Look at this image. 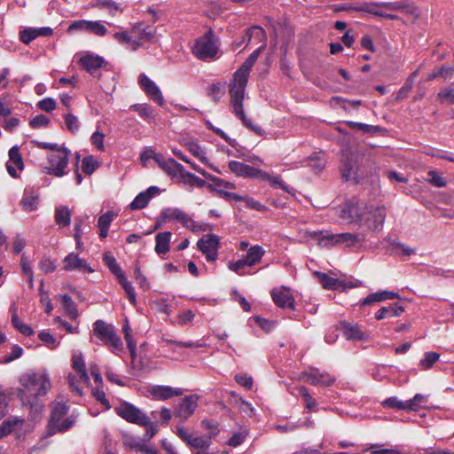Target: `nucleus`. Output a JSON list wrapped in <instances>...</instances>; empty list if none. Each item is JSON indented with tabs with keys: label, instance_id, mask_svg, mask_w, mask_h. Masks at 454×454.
Instances as JSON below:
<instances>
[{
	"label": "nucleus",
	"instance_id": "nucleus-31",
	"mask_svg": "<svg viewBox=\"0 0 454 454\" xmlns=\"http://www.w3.org/2000/svg\"><path fill=\"white\" fill-rule=\"evenodd\" d=\"M315 275L317 277L319 283L325 289L335 290L340 286V281L337 278H333L325 273L316 271Z\"/></svg>",
	"mask_w": 454,
	"mask_h": 454
},
{
	"label": "nucleus",
	"instance_id": "nucleus-27",
	"mask_svg": "<svg viewBox=\"0 0 454 454\" xmlns=\"http://www.w3.org/2000/svg\"><path fill=\"white\" fill-rule=\"evenodd\" d=\"M171 232L170 231H163L159 232L156 237V245H155V252L158 254H166L169 251V244H170V238H171Z\"/></svg>",
	"mask_w": 454,
	"mask_h": 454
},
{
	"label": "nucleus",
	"instance_id": "nucleus-23",
	"mask_svg": "<svg viewBox=\"0 0 454 454\" xmlns=\"http://www.w3.org/2000/svg\"><path fill=\"white\" fill-rule=\"evenodd\" d=\"M404 311V308L397 303H391L381 307L375 314L377 320H382L388 317H398Z\"/></svg>",
	"mask_w": 454,
	"mask_h": 454
},
{
	"label": "nucleus",
	"instance_id": "nucleus-32",
	"mask_svg": "<svg viewBox=\"0 0 454 454\" xmlns=\"http://www.w3.org/2000/svg\"><path fill=\"white\" fill-rule=\"evenodd\" d=\"M55 222L63 227L68 226L71 223V212L66 206L56 207Z\"/></svg>",
	"mask_w": 454,
	"mask_h": 454
},
{
	"label": "nucleus",
	"instance_id": "nucleus-37",
	"mask_svg": "<svg viewBox=\"0 0 454 454\" xmlns=\"http://www.w3.org/2000/svg\"><path fill=\"white\" fill-rule=\"evenodd\" d=\"M428 400V396L422 394H416L413 398L406 401L407 411H417L419 407H424Z\"/></svg>",
	"mask_w": 454,
	"mask_h": 454
},
{
	"label": "nucleus",
	"instance_id": "nucleus-13",
	"mask_svg": "<svg viewBox=\"0 0 454 454\" xmlns=\"http://www.w3.org/2000/svg\"><path fill=\"white\" fill-rule=\"evenodd\" d=\"M228 166L230 170L238 176L245 178H258V176H265L263 170L240 161L231 160Z\"/></svg>",
	"mask_w": 454,
	"mask_h": 454
},
{
	"label": "nucleus",
	"instance_id": "nucleus-8",
	"mask_svg": "<svg viewBox=\"0 0 454 454\" xmlns=\"http://www.w3.org/2000/svg\"><path fill=\"white\" fill-rule=\"evenodd\" d=\"M319 236L318 243L322 246L326 245H340L344 244L347 247H356L362 245L365 240V235L360 232H343L338 234H326L323 235L322 232L315 233Z\"/></svg>",
	"mask_w": 454,
	"mask_h": 454
},
{
	"label": "nucleus",
	"instance_id": "nucleus-24",
	"mask_svg": "<svg viewBox=\"0 0 454 454\" xmlns=\"http://www.w3.org/2000/svg\"><path fill=\"white\" fill-rule=\"evenodd\" d=\"M380 7H381L380 2H365L359 5L345 7L343 10L366 12L380 17L382 15V12L379 10Z\"/></svg>",
	"mask_w": 454,
	"mask_h": 454
},
{
	"label": "nucleus",
	"instance_id": "nucleus-47",
	"mask_svg": "<svg viewBox=\"0 0 454 454\" xmlns=\"http://www.w3.org/2000/svg\"><path fill=\"white\" fill-rule=\"evenodd\" d=\"M439 357L440 355L436 352H427L424 358L420 360V366L424 370H428L439 360Z\"/></svg>",
	"mask_w": 454,
	"mask_h": 454
},
{
	"label": "nucleus",
	"instance_id": "nucleus-38",
	"mask_svg": "<svg viewBox=\"0 0 454 454\" xmlns=\"http://www.w3.org/2000/svg\"><path fill=\"white\" fill-rule=\"evenodd\" d=\"M265 176H258V179L270 182V185L274 188H280L285 192H289L288 186L283 182L279 176H270L269 173L263 171Z\"/></svg>",
	"mask_w": 454,
	"mask_h": 454
},
{
	"label": "nucleus",
	"instance_id": "nucleus-22",
	"mask_svg": "<svg viewBox=\"0 0 454 454\" xmlns=\"http://www.w3.org/2000/svg\"><path fill=\"white\" fill-rule=\"evenodd\" d=\"M151 394L155 399L167 400L173 396L181 395L183 392L179 388L175 389L167 386H155L152 388Z\"/></svg>",
	"mask_w": 454,
	"mask_h": 454
},
{
	"label": "nucleus",
	"instance_id": "nucleus-34",
	"mask_svg": "<svg viewBox=\"0 0 454 454\" xmlns=\"http://www.w3.org/2000/svg\"><path fill=\"white\" fill-rule=\"evenodd\" d=\"M103 261L108 267L109 270L116 277V278L123 274L121 268L117 263L116 259L112 255L110 252H106L103 254Z\"/></svg>",
	"mask_w": 454,
	"mask_h": 454
},
{
	"label": "nucleus",
	"instance_id": "nucleus-3",
	"mask_svg": "<svg viewBox=\"0 0 454 454\" xmlns=\"http://www.w3.org/2000/svg\"><path fill=\"white\" fill-rule=\"evenodd\" d=\"M370 163L368 159L357 153L349 150L343 151L340 165L342 179L346 182L359 183L368 176Z\"/></svg>",
	"mask_w": 454,
	"mask_h": 454
},
{
	"label": "nucleus",
	"instance_id": "nucleus-36",
	"mask_svg": "<svg viewBox=\"0 0 454 454\" xmlns=\"http://www.w3.org/2000/svg\"><path fill=\"white\" fill-rule=\"evenodd\" d=\"M380 6L388 11L403 12L407 11L411 12V5L407 0H402L397 2H380Z\"/></svg>",
	"mask_w": 454,
	"mask_h": 454
},
{
	"label": "nucleus",
	"instance_id": "nucleus-41",
	"mask_svg": "<svg viewBox=\"0 0 454 454\" xmlns=\"http://www.w3.org/2000/svg\"><path fill=\"white\" fill-rule=\"evenodd\" d=\"M203 176L211 181L213 184V185L215 187H216L217 189L221 188V187H223V188H227V189H235L236 186L233 183H231L229 181H225L220 177H217L215 176H213L209 173H203Z\"/></svg>",
	"mask_w": 454,
	"mask_h": 454
},
{
	"label": "nucleus",
	"instance_id": "nucleus-18",
	"mask_svg": "<svg viewBox=\"0 0 454 454\" xmlns=\"http://www.w3.org/2000/svg\"><path fill=\"white\" fill-rule=\"evenodd\" d=\"M199 395H190L182 399L175 411L176 416L187 419L191 417L198 407Z\"/></svg>",
	"mask_w": 454,
	"mask_h": 454
},
{
	"label": "nucleus",
	"instance_id": "nucleus-5",
	"mask_svg": "<svg viewBox=\"0 0 454 454\" xmlns=\"http://www.w3.org/2000/svg\"><path fill=\"white\" fill-rule=\"evenodd\" d=\"M69 407L63 403H55L52 405L51 418L48 423V434L52 435L56 433H63L70 429L74 424V419L68 417Z\"/></svg>",
	"mask_w": 454,
	"mask_h": 454
},
{
	"label": "nucleus",
	"instance_id": "nucleus-42",
	"mask_svg": "<svg viewBox=\"0 0 454 454\" xmlns=\"http://www.w3.org/2000/svg\"><path fill=\"white\" fill-rule=\"evenodd\" d=\"M246 36H248V42L253 38L257 39L259 42L266 40L265 30L260 26H253L246 31Z\"/></svg>",
	"mask_w": 454,
	"mask_h": 454
},
{
	"label": "nucleus",
	"instance_id": "nucleus-39",
	"mask_svg": "<svg viewBox=\"0 0 454 454\" xmlns=\"http://www.w3.org/2000/svg\"><path fill=\"white\" fill-rule=\"evenodd\" d=\"M98 161L92 155L85 156L82 160V170L86 175H91L98 168Z\"/></svg>",
	"mask_w": 454,
	"mask_h": 454
},
{
	"label": "nucleus",
	"instance_id": "nucleus-54",
	"mask_svg": "<svg viewBox=\"0 0 454 454\" xmlns=\"http://www.w3.org/2000/svg\"><path fill=\"white\" fill-rule=\"evenodd\" d=\"M64 119H65L66 126H67V129L71 133L74 134V133H75L76 131L79 130V129H80V122H79L78 118L76 116H74L72 114H67L64 115Z\"/></svg>",
	"mask_w": 454,
	"mask_h": 454
},
{
	"label": "nucleus",
	"instance_id": "nucleus-57",
	"mask_svg": "<svg viewBox=\"0 0 454 454\" xmlns=\"http://www.w3.org/2000/svg\"><path fill=\"white\" fill-rule=\"evenodd\" d=\"M9 159L16 165L19 169H22L24 168L22 157L18 146H12L9 150Z\"/></svg>",
	"mask_w": 454,
	"mask_h": 454
},
{
	"label": "nucleus",
	"instance_id": "nucleus-52",
	"mask_svg": "<svg viewBox=\"0 0 454 454\" xmlns=\"http://www.w3.org/2000/svg\"><path fill=\"white\" fill-rule=\"evenodd\" d=\"M134 278L142 289L148 290L150 288V284L147 281V278L141 272L138 262H136L135 263Z\"/></svg>",
	"mask_w": 454,
	"mask_h": 454
},
{
	"label": "nucleus",
	"instance_id": "nucleus-9",
	"mask_svg": "<svg viewBox=\"0 0 454 454\" xmlns=\"http://www.w3.org/2000/svg\"><path fill=\"white\" fill-rule=\"evenodd\" d=\"M115 413L129 423L140 425L149 424V417L132 403L122 401L114 407Z\"/></svg>",
	"mask_w": 454,
	"mask_h": 454
},
{
	"label": "nucleus",
	"instance_id": "nucleus-19",
	"mask_svg": "<svg viewBox=\"0 0 454 454\" xmlns=\"http://www.w3.org/2000/svg\"><path fill=\"white\" fill-rule=\"evenodd\" d=\"M63 269L67 271L79 270L82 272L92 273L94 270L86 262V261L81 259L78 254L74 253L68 254L63 260Z\"/></svg>",
	"mask_w": 454,
	"mask_h": 454
},
{
	"label": "nucleus",
	"instance_id": "nucleus-10",
	"mask_svg": "<svg viewBox=\"0 0 454 454\" xmlns=\"http://www.w3.org/2000/svg\"><path fill=\"white\" fill-rule=\"evenodd\" d=\"M365 206L360 200L353 197L347 200L340 208V217L348 223H362Z\"/></svg>",
	"mask_w": 454,
	"mask_h": 454
},
{
	"label": "nucleus",
	"instance_id": "nucleus-25",
	"mask_svg": "<svg viewBox=\"0 0 454 454\" xmlns=\"http://www.w3.org/2000/svg\"><path fill=\"white\" fill-rule=\"evenodd\" d=\"M72 368L79 374L82 381L87 383L90 380L85 368V362L82 353H74L72 356Z\"/></svg>",
	"mask_w": 454,
	"mask_h": 454
},
{
	"label": "nucleus",
	"instance_id": "nucleus-59",
	"mask_svg": "<svg viewBox=\"0 0 454 454\" xmlns=\"http://www.w3.org/2000/svg\"><path fill=\"white\" fill-rule=\"evenodd\" d=\"M438 98L442 103L454 104V89L446 87L438 93Z\"/></svg>",
	"mask_w": 454,
	"mask_h": 454
},
{
	"label": "nucleus",
	"instance_id": "nucleus-14",
	"mask_svg": "<svg viewBox=\"0 0 454 454\" xmlns=\"http://www.w3.org/2000/svg\"><path fill=\"white\" fill-rule=\"evenodd\" d=\"M274 303L281 309H295L294 298L289 288L282 286L279 289H272L270 292Z\"/></svg>",
	"mask_w": 454,
	"mask_h": 454
},
{
	"label": "nucleus",
	"instance_id": "nucleus-64",
	"mask_svg": "<svg viewBox=\"0 0 454 454\" xmlns=\"http://www.w3.org/2000/svg\"><path fill=\"white\" fill-rule=\"evenodd\" d=\"M39 109L45 112H51L56 108V101L51 98H45L37 104Z\"/></svg>",
	"mask_w": 454,
	"mask_h": 454
},
{
	"label": "nucleus",
	"instance_id": "nucleus-28",
	"mask_svg": "<svg viewBox=\"0 0 454 454\" xmlns=\"http://www.w3.org/2000/svg\"><path fill=\"white\" fill-rule=\"evenodd\" d=\"M265 251L262 247L259 245L252 246L247 252V254L244 256V259L248 263V267H252L254 264L258 263L262 257L264 255Z\"/></svg>",
	"mask_w": 454,
	"mask_h": 454
},
{
	"label": "nucleus",
	"instance_id": "nucleus-12",
	"mask_svg": "<svg viewBox=\"0 0 454 454\" xmlns=\"http://www.w3.org/2000/svg\"><path fill=\"white\" fill-rule=\"evenodd\" d=\"M219 244L217 235L208 234L198 240L197 247L205 254L207 262H215L217 259Z\"/></svg>",
	"mask_w": 454,
	"mask_h": 454
},
{
	"label": "nucleus",
	"instance_id": "nucleus-46",
	"mask_svg": "<svg viewBox=\"0 0 454 454\" xmlns=\"http://www.w3.org/2000/svg\"><path fill=\"white\" fill-rule=\"evenodd\" d=\"M224 85L220 82H216L212 83L209 86L207 95L211 97L215 102H218L220 98L224 95Z\"/></svg>",
	"mask_w": 454,
	"mask_h": 454
},
{
	"label": "nucleus",
	"instance_id": "nucleus-40",
	"mask_svg": "<svg viewBox=\"0 0 454 454\" xmlns=\"http://www.w3.org/2000/svg\"><path fill=\"white\" fill-rule=\"evenodd\" d=\"M23 419H8L0 425V439L10 434L17 424H22Z\"/></svg>",
	"mask_w": 454,
	"mask_h": 454
},
{
	"label": "nucleus",
	"instance_id": "nucleus-43",
	"mask_svg": "<svg viewBox=\"0 0 454 454\" xmlns=\"http://www.w3.org/2000/svg\"><path fill=\"white\" fill-rule=\"evenodd\" d=\"M12 324L14 328L19 330L20 333L25 336H31L35 333L32 327L27 324H24L18 316L12 317Z\"/></svg>",
	"mask_w": 454,
	"mask_h": 454
},
{
	"label": "nucleus",
	"instance_id": "nucleus-20",
	"mask_svg": "<svg viewBox=\"0 0 454 454\" xmlns=\"http://www.w3.org/2000/svg\"><path fill=\"white\" fill-rule=\"evenodd\" d=\"M131 33L134 34L139 41L154 43L156 41V28L144 22H137L133 25Z\"/></svg>",
	"mask_w": 454,
	"mask_h": 454
},
{
	"label": "nucleus",
	"instance_id": "nucleus-58",
	"mask_svg": "<svg viewBox=\"0 0 454 454\" xmlns=\"http://www.w3.org/2000/svg\"><path fill=\"white\" fill-rule=\"evenodd\" d=\"M187 148L189 152L192 153V155L199 158L202 162L207 163V159L199 144L195 142H190L187 144Z\"/></svg>",
	"mask_w": 454,
	"mask_h": 454
},
{
	"label": "nucleus",
	"instance_id": "nucleus-49",
	"mask_svg": "<svg viewBox=\"0 0 454 454\" xmlns=\"http://www.w3.org/2000/svg\"><path fill=\"white\" fill-rule=\"evenodd\" d=\"M19 38L20 42L28 45L32 41L37 38L36 28L27 27L23 30H20L19 33Z\"/></svg>",
	"mask_w": 454,
	"mask_h": 454
},
{
	"label": "nucleus",
	"instance_id": "nucleus-56",
	"mask_svg": "<svg viewBox=\"0 0 454 454\" xmlns=\"http://www.w3.org/2000/svg\"><path fill=\"white\" fill-rule=\"evenodd\" d=\"M382 301H386L384 291H380L372 293L365 297L363 301H361L360 306L371 305Z\"/></svg>",
	"mask_w": 454,
	"mask_h": 454
},
{
	"label": "nucleus",
	"instance_id": "nucleus-48",
	"mask_svg": "<svg viewBox=\"0 0 454 454\" xmlns=\"http://www.w3.org/2000/svg\"><path fill=\"white\" fill-rule=\"evenodd\" d=\"M298 393L303 398L307 410L311 411L317 406L316 400L310 395L308 389L303 386L298 388Z\"/></svg>",
	"mask_w": 454,
	"mask_h": 454
},
{
	"label": "nucleus",
	"instance_id": "nucleus-50",
	"mask_svg": "<svg viewBox=\"0 0 454 454\" xmlns=\"http://www.w3.org/2000/svg\"><path fill=\"white\" fill-rule=\"evenodd\" d=\"M210 439L211 438H209V436L207 438H204L201 436H192V438L189 440L188 445L195 449L205 450L207 449L211 444Z\"/></svg>",
	"mask_w": 454,
	"mask_h": 454
},
{
	"label": "nucleus",
	"instance_id": "nucleus-30",
	"mask_svg": "<svg viewBox=\"0 0 454 454\" xmlns=\"http://www.w3.org/2000/svg\"><path fill=\"white\" fill-rule=\"evenodd\" d=\"M343 334L347 340H360L365 338V334L357 325L348 323L343 324Z\"/></svg>",
	"mask_w": 454,
	"mask_h": 454
},
{
	"label": "nucleus",
	"instance_id": "nucleus-63",
	"mask_svg": "<svg viewBox=\"0 0 454 454\" xmlns=\"http://www.w3.org/2000/svg\"><path fill=\"white\" fill-rule=\"evenodd\" d=\"M104 138L105 135L100 131H96L92 134L90 137L91 144L98 150L103 152L105 150L104 146Z\"/></svg>",
	"mask_w": 454,
	"mask_h": 454
},
{
	"label": "nucleus",
	"instance_id": "nucleus-2",
	"mask_svg": "<svg viewBox=\"0 0 454 454\" xmlns=\"http://www.w3.org/2000/svg\"><path fill=\"white\" fill-rule=\"evenodd\" d=\"M22 388L19 390L18 396L25 406L31 410L40 411L43 404L39 398L45 396L51 387L49 377L46 373H27L20 379Z\"/></svg>",
	"mask_w": 454,
	"mask_h": 454
},
{
	"label": "nucleus",
	"instance_id": "nucleus-26",
	"mask_svg": "<svg viewBox=\"0 0 454 454\" xmlns=\"http://www.w3.org/2000/svg\"><path fill=\"white\" fill-rule=\"evenodd\" d=\"M306 381L313 386H331L334 379L328 374L321 373L318 371L307 374Z\"/></svg>",
	"mask_w": 454,
	"mask_h": 454
},
{
	"label": "nucleus",
	"instance_id": "nucleus-6",
	"mask_svg": "<svg viewBox=\"0 0 454 454\" xmlns=\"http://www.w3.org/2000/svg\"><path fill=\"white\" fill-rule=\"evenodd\" d=\"M216 37L210 28L204 35L199 37L192 48V53L201 60L213 59L218 52Z\"/></svg>",
	"mask_w": 454,
	"mask_h": 454
},
{
	"label": "nucleus",
	"instance_id": "nucleus-60",
	"mask_svg": "<svg viewBox=\"0 0 454 454\" xmlns=\"http://www.w3.org/2000/svg\"><path fill=\"white\" fill-rule=\"evenodd\" d=\"M50 121H51L47 116L43 114H38L30 120L29 125L33 129H40L47 127L50 124Z\"/></svg>",
	"mask_w": 454,
	"mask_h": 454
},
{
	"label": "nucleus",
	"instance_id": "nucleus-29",
	"mask_svg": "<svg viewBox=\"0 0 454 454\" xmlns=\"http://www.w3.org/2000/svg\"><path fill=\"white\" fill-rule=\"evenodd\" d=\"M38 199V195L35 194L33 192L25 190L24 195L20 200L22 209L26 212H32L37 209Z\"/></svg>",
	"mask_w": 454,
	"mask_h": 454
},
{
	"label": "nucleus",
	"instance_id": "nucleus-7",
	"mask_svg": "<svg viewBox=\"0 0 454 454\" xmlns=\"http://www.w3.org/2000/svg\"><path fill=\"white\" fill-rule=\"evenodd\" d=\"M93 333L106 346L112 348L113 351L122 350V341L116 334L114 326L106 323L104 320H97L93 324Z\"/></svg>",
	"mask_w": 454,
	"mask_h": 454
},
{
	"label": "nucleus",
	"instance_id": "nucleus-61",
	"mask_svg": "<svg viewBox=\"0 0 454 454\" xmlns=\"http://www.w3.org/2000/svg\"><path fill=\"white\" fill-rule=\"evenodd\" d=\"M235 380L239 386L247 390H250L253 387V378L247 374H237L235 376Z\"/></svg>",
	"mask_w": 454,
	"mask_h": 454
},
{
	"label": "nucleus",
	"instance_id": "nucleus-33",
	"mask_svg": "<svg viewBox=\"0 0 454 454\" xmlns=\"http://www.w3.org/2000/svg\"><path fill=\"white\" fill-rule=\"evenodd\" d=\"M182 179V182L185 184L190 185L191 187L198 186V187H207V182L199 176H195L194 174L184 169L182 172V175L180 176Z\"/></svg>",
	"mask_w": 454,
	"mask_h": 454
},
{
	"label": "nucleus",
	"instance_id": "nucleus-11",
	"mask_svg": "<svg viewBox=\"0 0 454 454\" xmlns=\"http://www.w3.org/2000/svg\"><path fill=\"white\" fill-rule=\"evenodd\" d=\"M386 208L380 206H365L363 223L372 231H380L385 222Z\"/></svg>",
	"mask_w": 454,
	"mask_h": 454
},
{
	"label": "nucleus",
	"instance_id": "nucleus-17",
	"mask_svg": "<svg viewBox=\"0 0 454 454\" xmlns=\"http://www.w3.org/2000/svg\"><path fill=\"white\" fill-rule=\"evenodd\" d=\"M155 162L171 177L181 176L184 168L173 158L166 159L162 154L155 155Z\"/></svg>",
	"mask_w": 454,
	"mask_h": 454
},
{
	"label": "nucleus",
	"instance_id": "nucleus-45",
	"mask_svg": "<svg viewBox=\"0 0 454 454\" xmlns=\"http://www.w3.org/2000/svg\"><path fill=\"white\" fill-rule=\"evenodd\" d=\"M150 201V195L146 192H140L134 200L130 203L129 207L132 210L142 209L147 206Z\"/></svg>",
	"mask_w": 454,
	"mask_h": 454
},
{
	"label": "nucleus",
	"instance_id": "nucleus-16",
	"mask_svg": "<svg viewBox=\"0 0 454 454\" xmlns=\"http://www.w3.org/2000/svg\"><path fill=\"white\" fill-rule=\"evenodd\" d=\"M139 84L145 94L160 106H163L164 99L159 87L145 74L139 75Z\"/></svg>",
	"mask_w": 454,
	"mask_h": 454
},
{
	"label": "nucleus",
	"instance_id": "nucleus-62",
	"mask_svg": "<svg viewBox=\"0 0 454 454\" xmlns=\"http://www.w3.org/2000/svg\"><path fill=\"white\" fill-rule=\"evenodd\" d=\"M89 31L96 35L103 36L106 34V27L99 21H90L89 23Z\"/></svg>",
	"mask_w": 454,
	"mask_h": 454
},
{
	"label": "nucleus",
	"instance_id": "nucleus-1",
	"mask_svg": "<svg viewBox=\"0 0 454 454\" xmlns=\"http://www.w3.org/2000/svg\"><path fill=\"white\" fill-rule=\"evenodd\" d=\"M265 47L266 44L264 43L248 56L240 67L234 73L233 79L229 85L231 105L233 114L242 121L245 127L259 136L262 135L263 129L260 126L253 124L251 120L246 116L243 108V100L251 69Z\"/></svg>",
	"mask_w": 454,
	"mask_h": 454
},
{
	"label": "nucleus",
	"instance_id": "nucleus-15",
	"mask_svg": "<svg viewBox=\"0 0 454 454\" xmlns=\"http://www.w3.org/2000/svg\"><path fill=\"white\" fill-rule=\"evenodd\" d=\"M78 64L90 74L99 77L98 70L106 64V60L101 56L87 53L80 58Z\"/></svg>",
	"mask_w": 454,
	"mask_h": 454
},
{
	"label": "nucleus",
	"instance_id": "nucleus-55",
	"mask_svg": "<svg viewBox=\"0 0 454 454\" xmlns=\"http://www.w3.org/2000/svg\"><path fill=\"white\" fill-rule=\"evenodd\" d=\"M427 176L429 177L427 181L434 186L438 188L446 186L447 182L445 178L440 176L435 170H429Z\"/></svg>",
	"mask_w": 454,
	"mask_h": 454
},
{
	"label": "nucleus",
	"instance_id": "nucleus-4",
	"mask_svg": "<svg viewBox=\"0 0 454 454\" xmlns=\"http://www.w3.org/2000/svg\"><path fill=\"white\" fill-rule=\"evenodd\" d=\"M33 143L38 148L56 152V153H51L48 156V162L50 166L46 168L45 171L48 175H51L56 177H61L67 174L65 169L68 165V156L70 153L69 149L64 145H59L58 144L40 141H33Z\"/></svg>",
	"mask_w": 454,
	"mask_h": 454
},
{
	"label": "nucleus",
	"instance_id": "nucleus-51",
	"mask_svg": "<svg viewBox=\"0 0 454 454\" xmlns=\"http://www.w3.org/2000/svg\"><path fill=\"white\" fill-rule=\"evenodd\" d=\"M92 395L98 403L105 406L106 409H110V403L106 397V394L103 390V385H96L92 389Z\"/></svg>",
	"mask_w": 454,
	"mask_h": 454
},
{
	"label": "nucleus",
	"instance_id": "nucleus-44",
	"mask_svg": "<svg viewBox=\"0 0 454 454\" xmlns=\"http://www.w3.org/2000/svg\"><path fill=\"white\" fill-rule=\"evenodd\" d=\"M382 405L386 408H390L396 411H407L406 401L403 402L396 396L387 398L382 402Z\"/></svg>",
	"mask_w": 454,
	"mask_h": 454
},
{
	"label": "nucleus",
	"instance_id": "nucleus-21",
	"mask_svg": "<svg viewBox=\"0 0 454 454\" xmlns=\"http://www.w3.org/2000/svg\"><path fill=\"white\" fill-rule=\"evenodd\" d=\"M160 217L163 222L176 220L186 227H190V223H193L192 217H190L185 212L178 208H165L160 213Z\"/></svg>",
	"mask_w": 454,
	"mask_h": 454
},
{
	"label": "nucleus",
	"instance_id": "nucleus-53",
	"mask_svg": "<svg viewBox=\"0 0 454 454\" xmlns=\"http://www.w3.org/2000/svg\"><path fill=\"white\" fill-rule=\"evenodd\" d=\"M207 188L211 192H215L221 198H223L226 200H243V196H240L234 192H226L222 189H217L213 184H207Z\"/></svg>",
	"mask_w": 454,
	"mask_h": 454
},
{
	"label": "nucleus",
	"instance_id": "nucleus-35",
	"mask_svg": "<svg viewBox=\"0 0 454 454\" xmlns=\"http://www.w3.org/2000/svg\"><path fill=\"white\" fill-rule=\"evenodd\" d=\"M61 302L64 307L65 312L70 317V318L76 319L79 314L76 308V304L72 300L71 296L68 294L62 295Z\"/></svg>",
	"mask_w": 454,
	"mask_h": 454
}]
</instances>
